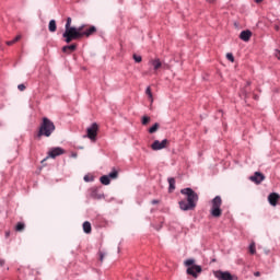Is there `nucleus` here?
Here are the masks:
<instances>
[{
  "instance_id": "obj_17",
  "label": "nucleus",
  "mask_w": 280,
  "mask_h": 280,
  "mask_svg": "<svg viewBox=\"0 0 280 280\" xmlns=\"http://www.w3.org/2000/svg\"><path fill=\"white\" fill-rule=\"evenodd\" d=\"M168 184H170V191H174V189H176V179H174V177L168 178Z\"/></svg>"
},
{
  "instance_id": "obj_24",
  "label": "nucleus",
  "mask_w": 280,
  "mask_h": 280,
  "mask_svg": "<svg viewBox=\"0 0 280 280\" xmlns=\"http://www.w3.org/2000/svg\"><path fill=\"white\" fill-rule=\"evenodd\" d=\"M21 39V35H18L14 39L7 42V45L11 46L14 45V43H19Z\"/></svg>"
},
{
  "instance_id": "obj_15",
  "label": "nucleus",
  "mask_w": 280,
  "mask_h": 280,
  "mask_svg": "<svg viewBox=\"0 0 280 280\" xmlns=\"http://www.w3.org/2000/svg\"><path fill=\"white\" fill-rule=\"evenodd\" d=\"M151 65L154 71H159V68L162 67L161 59L151 60Z\"/></svg>"
},
{
  "instance_id": "obj_6",
  "label": "nucleus",
  "mask_w": 280,
  "mask_h": 280,
  "mask_svg": "<svg viewBox=\"0 0 280 280\" xmlns=\"http://www.w3.org/2000/svg\"><path fill=\"white\" fill-rule=\"evenodd\" d=\"M100 131V126L97 122H93L88 129H86V136L90 141L95 143L97 141V132Z\"/></svg>"
},
{
  "instance_id": "obj_38",
  "label": "nucleus",
  "mask_w": 280,
  "mask_h": 280,
  "mask_svg": "<svg viewBox=\"0 0 280 280\" xmlns=\"http://www.w3.org/2000/svg\"><path fill=\"white\" fill-rule=\"evenodd\" d=\"M277 58L280 59V51L278 50V55H277Z\"/></svg>"
},
{
  "instance_id": "obj_23",
  "label": "nucleus",
  "mask_w": 280,
  "mask_h": 280,
  "mask_svg": "<svg viewBox=\"0 0 280 280\" xmlns=\"http://www.w3.org/2000/svg\"><path fill=\"white\" fill-rule=\"evenodd\" d=\"M108 178H117L119 176V172H117V170L113 168V172H110L108 175Z\"/></svg>"
},
{
  "instance_id": "obj_4",
  "label": "nucleus",
  "mask_w": 280,
  "mask_h": 280,
  "mask_svg": "<svg viewBox=\"0 0 280 280\" xmlns=\"http://www.w3.org/2000/svg\"><path fill=\"white\" fill-rule=\"evenodd\" d=\"M222 197L217 196L211 201L210 214L212 218H222Z\"/></svg>"
},
{
  "instance_id": "obj_2",
  "label": "nucleus",
  "mask_w": 280,
  "mask_h": 280,
  "mask_svg": "<svg viewBox=\"0 0 280 280\" xmlns=\"http://www.w3.org/2000/svg\"><path fill=\"white\" fill-rule=\"evenodd\" d=\"M54 132H56V125L54 124V121H51V119L44 117L39 125L37 139H40V137H51Z\"/></svg>"
},
{
  "instance_id": "obj_16",
  "label": "nucleus",
  "mask_w": 280,
  "mask_h": 280,
  "mask_svg": "<svg viewBox=\"0 0 280 280\" xmlns=\"http://www.w3.org/2000/svg\"><path fill=\"white\" fill-rule=\"evenodd\" d=\"M83 231L84 233H86L88 235L91 234L92 228H91V222L85 221L83 223Z\"/></svg>"
},
{
  "instance_id": "obj_22",
  "label": "nucleus",
  "mask_w": 280,
  "mask_h": 280,
  "mask_svg": "<svg viewBox=\"0 0 280 280\" xmlns=\"http://www.w3.org/2000/svg\"><path fill=\"white\" fill-rule=\"evenodd\" d=\"M161 125H159V122H155L150 129L149 132L150 135H154V132H156V130H159Z\"/></svg>"
},
{
  "instance_id": "obj_30",
  "label": "nucleus",
  "mask_w": 280,
  "mask_h": 280,
  "mask_svg": "<svg viewBox=\"0 0 280 280\" xmlns=\"http://www.w3.org/2000/svg\"><path fill=\"white\" fill-rule=\"evenodd\" d=\"M18 89L19 91H25V84H19Z\"/></svg>"
},
{
  "instance_id": "obj_3",
  "label": "nucleus",
  "mask_w": 280,
  "mask_h": 280,
  "mask_svg": "<svg viewBox=\"0 0 280 280\" xmlns=\"http://www.w3.org/2000/svg\"><path fill=\"white\" fill-rule=\"evenodd\" d=\"M84 30H86V25H81L78 28H68L62 34V37L65 38L66 43L78 40L82 38V32H84Z\"/></svg>"
},
{
  "instance_id": "obj_7",
  "label": "nucleus",
  "mask_w": 280,
  "mask_h": 280,
  "mask_svg": "<svg viewBox=\"0 0 280 280\" xmlns=\"http://www.w3.org/2000/svg\"><path fill=\"white\" fill-rule=\"evenodd\" d=\"M213 275L218 280H237V277L231 275V272L229 271L218 270V271H214Z\"/></svg>"
},
{
  "instance_id": "obj_8",
  "label": "nucleus",
  "mask_w": 280,
  "mask_h": 280,
  "mask_svg": "<svg viewBox=\"0 0 280 280\" xmlns=\"http://www.w3.org/2000/svg\"><path fill=\"white\" fill-rule=\"evenodd\" d=\"M167 145H170V140H167V139H164L162 141L155 140L151 144V149L154 150V152H156L159 150H165V148H167Z\"/></svg>"
},
{
  "instance_id": "obj_19",
  "label": "nucleus",
  "mask_w": 280,
  "mask_h": 280,
  "mask_svg": "<svg viewBox=\"0 0 280 280\" xmlns=\"http://www.w3.org/2000/svg\"><path fill=\"white\" fill-rule=\"evenodd\" d=\"M48 30H49V32H56V30H57L56 20H50Z\"/></svg>"
},
{
  "instance_id": "obj_29",
  "label": "nucleus",
  "mask_w": 280,
  "mask_h": 280,
  "mask_svg": "<svg viewBox=\"0 0 280 280\" xmlns=\"http://www.w3.org/2000/svg\"><path fill=\"white\" fill-rule=\"evenodd\" d=\"M133 60H135L136 62H141V60H143V59L141 58V56L133 55Z\"/></svg>"
},
{
  "instance_id": "obj_11",
  "label": "nucleus",
  "mask_w": 280,
  "mask_h": 280,
  "mask_svg": "<svg viewBox=\"0 0 280 280\" xmlns=\"http://www.w3.org/2000/svg\"><path fill=\"white\" fill-rule=\"evenodd\" d=\"M61 154H65V151L62 148L57 147V148H52L49 152H48V156H50V159H56V156H61Z\"/></svg>"
},
{
  "instance_id": "obj_28",
  "label": "nucleus",
  "mask_w": 280,
  "mask_h": 280,
  "mask_svg": "<svg viewBox=\"0 0 280 280\" xmlns=\"http://www.w3.org/2000/svg\"><path fill=\"white\" fill-rule=\"evenodd\" d=\"M226 58L230 60V62H235V57H233V54L228 52Z\"/></svg>"
},
{
  "instance_id": "obj_32",
  "label": "nucleus",
  "mask_w": 280,
  "mask_h": 280,
  "mask_svg": "<svg viewBox=\"0 0 280 280\" xmlns=\"http://www.w3.org/2000/svg\"><path fill=\"white\" fill-rule=\"evenodd\" d=\"M100 261H104V253H100Z\"/></svg>"
},
{
  "instance_id": "obj_37",
  "label": "nucleus",
  "mask_w": 280,
  "mask_h": 280,
  "mask_svg": "<svg viewBox=\"0 0 280 280\" xmlns=\"http://www.w3.org/2000/svg\"><path fill=\"white\" fill-rule=\"evenodd\" d=\"M256 1V3H261V1H264V0H255Z\"/></svg>"
},
{
  "instance_id": "obj_27",
  "label": "nucleus",
  "mask_w": 280,
  "mask_h": 280,
  "mask_svg": "<svg viewBox=\"0 0 280 280\" xmlns=\"http://www.w3.org/2000/svg\"><path fill=\"white\" fill-rule=\"evenodd\" d=\"M74 26H71V18L67 19V23H66V30H73Z\"/></svg>"
},
{
  "instance_id": "obj_26",
  "label": "nucleus",
  "mask_w": 280,
  "mask_h": 280,
  "mask_svg": "<svg viewBox=\"0 0 280 280\" xmlns=\"http://www.w3.org/2000/svg\"><path fill=\"white\" fill-rule=\"evenodd\" d=\"M249 253H250V255H255L257 253V249L255 247V243H252L249 245Z\"/></svg>"
},
{
  "instance_id": "obj_20",
  "label": "nucleus",
  "mask_w": 280,
  "mask_h": 280,
  "mask_svg": "<svg viewBox=\"0 0 280 280\" xmlns=\"http://www.w3.org/2000/svg\"><path fill=\"white\" fill-rule=\"evenodd\" d=\"M15 231H18L19 233H21L22 231H25V223L19 222L15 226Z\"/></svg>"
},
{
  "instance_id": "obj_39",
  "label": "nucleus",
  "mask_w": 280,
  "mask_h": 280,
  "mask_svg": "<svg viewBox=\"0 0 280 280\" xmlns=\"http://www.w3.org/2000/svg\"><path fill=\"white\" fill-rule=\"evenodd\" d=\"M72 156H74V158H75V156H78V154L73 153V154H72Z\"/></svg>"
},
{
  "instance_id": "obj_34",
  "label": "nucleus",
  "mask_w": 280,
  "mask_h": 280,
  "mask_svg": "<svg viewBox=\"0 0 280 280\" xmlns=\"http://www.w3.org/2000/svg\"><path fill=\"white\" fill-rule=\"evenodd\" d=\"M151 205H159V200H156V199L152 200Z\"/></svg>"
},
{
  "instance_id": "obj_18",
  "label": "nucleus",
  "mask_w": 280,
  "mask_h": 280,
  "mask_svg": "<svg viewBox=\"0 0 280 280\" xmlns=\"http://www.w3.org/2000/svg\"><path fill=\"white\" fill-rule=\"evenodd\" d=\"M102 185H110V177H108V175H103L101 178H100Z\"/></svg>"
},
{
  "instance_id": "obj_35",
  "label": "nucleus",
  "mask_w": 280,
  "mask_h": 280,
  "mask_svg": "<svg viewBox=\"0 0 280 280\" xmlns=\"http://www.w3.org/2000/svg\"><path fill=\"white\" fill-rule=\"evenodd\" d=\"M84 180H85V183H89V180H91V179L89 178V175H85V176H84Z\"/></svg>"
},
{
  "instance_id": "obj_25",
  "label": "nucleus",
  "mask_w": 280,
  "mask_h": 280,
  "mask_svg": "<svg viewBox=\"0 0 280 280\" xmlns=\"http://www.w3.org/2000/svg\"><path fill=\"white\" fill-rule=\"evenodd\" d=\"M141 124L142 126H148L150 124V116H143Z\"/></svg>"
},
{
  "instance_id": "obj_31",
  "label": "nucleus",
  "mask_w": 280,
  "mask_h": 280,
  "mask_svg": "<svg viewBox=\"0 0 280 280\" xmlns=\"http://www.w3.org/2000/svg\"><path fill=\"white\" fill-rule=\"evenodd\" d=\"M3 266H5V259L0 258V268H3Z\"/></svg>"
},
{
  "instance_id": "obj_41",
  "label": "nucleus",
  "mask_w": 280,
  "mask_h": 280,
  "mask_svg": "<svg viewBox=\"0 0 280 280\" xmlns=\"http://www.w3.org/2000/svg\"><path fill=\"white\" fill-rule=\"evenodd\" d=\"M92 198H95V195H92Z\"/></svg>"
},
{
  "instance_id": "obj_5",
  "label": "nucleus",
  "mask_w": 280,
  "mask_h": 280,
  "mask_svg": "<svg viewBox=\"0 0 280 280\" xmlns=\"http://www.w3.org/2000/svg\"><path fill=\"white\" fill-rule=\"evenodd\" d=\"M196 264L195 259H187L185 260V266H187V275H190L191 277H194V279H198V275H200V272H202V267H200L199 265H194Z\"/></svg>"
},
{
  "instance_id": "obj_1",
  "label": "nucleus",
  "mask_w": 280,
  "mask_h": 280,
  "mask_svg": "<svg viewBox=\"0 0 280 280\" xmlns=\"http://www.w3.org/2000/svg\"><path fill=\"white\" fill-rule=\"evenodd\" d=\"M183 196H186V200L179 201V208L182 211H194L198 205V195L191 188H184L180 190Z\"/></svg>"
},
{
  "instance_id": "obj_36",
  "label": "nucleus",
  "mask_w": 280,
  "mask_h": 280,
  "mask_svg": "<svg viewBox=\"0 0 280 280\" xmlns=\"http://www.w3.org/2000/svg\"><path fill=\"white\" fill-rule=\"evenodd\" d=\"M275 30H276L277 32H279L280 25H276V26H275Z\"/></svg>"
},
{
  "instance_id": "obj_14",
  "label": "nucleus",
  "mask_w": 280,
  "mask_h": 280,
  "mask_svg": "<svg viewBox=\"0 0 280 280\" xmlns=\"http://www.w3.org/2000/svg\"><path fill=\"white\" fill-rule=\"evenodd\" d=\"M250 36H253V33L250 31H243L240 34L241 40H244L245 43H248V40H250Z\"/></svg>"
},
{
  "instance_id": "obj_33",
  "label": "nucleus",
  "mask_w": 280,
  "mask_h": 280,
  "mask_svg": "<svg viewBox=\"0 0 280 280\" xmlns=\"http://www.w3.org/2000/svg\"><path fill=\"white\" fill-rule=\"evenodd\" d=\"M254 277H261V272L256 271V272L254 273Z\"/></svg>"
},
{
  "instance_id": "obj_12",
  "label": "nucleus",
  "mask_w": 280,
  "mask_h": 280,
  "mask_svg": "<svg viewBox=\"0 0 280 280\" xmlns=\"http://www.w3.org/2000/svg\"><path fill=\"white\" fill-rule=\"evenodd\" d=\"M279 199H280V196L277 192H271L268 196V201H269V205H271V207H277V202H279Z\"/></svg>"
},
{
  "instance_id": "obj_21",
  "label": "nucleus",
  "mask_w": 280,
  "mask_h": 280,
  "mask_svg": "<svg viewBox=\"0 0 280 280\" xmlns=\"http://www.w3.org/2000/svg\"><path fill=\"white\" fill-rule=\"evenodd\" d=\"M145 94L148 95L149 100L152 102H154V97L152 96V89L150 86L147 88L145 90Z\"/></svg>"
},
{
  "instance_id": "obj_40",
  "label": "nucleus",
  "mask_w": 280,
  "mask_h": 280,
  "mask_svg": "<svg viewBox=\"0 0 280 280\" xmlns=\"http://www.w3.org/2000/svg\"><path fill=\"white\" fill-rule=\"evenodd\" d=\"M3 126V124L0 121V127Z\"/></svg>"
},
{
  "instance_id": "obj_13",
  "label": "nucleus",
  "mask_w": 280,
  "mask_h": 280,
  "mask_svg": "<svg viewBox=\"0 0 280 280\" xmlns=\"http://www.w3.org/2000/svg\"><path fill=\"white\" fill-rule=\"evenodd\" d=\"M77 49H78V45H75V44L62 47L63 54H68V55L73 54V51H75Z\"/></svg>"
},
{
  "instance_id": "obj_10",
  "label": "nucleus",
  "mask_w": 280,
  "mask_h": 280,
  "mask_svg": "<svg viewBox=\"0 0 280 280\" xmlns=\"http://www.w3.org/2000/svg\"><path fill=\"white\" fill-rule=\"evenodd\" d=\"M252 183L260 185L262 180H266V176L262 173L256 172L253 176L249 177Z\"/></svg>"
},
{
  "instance_id": "obj_9",
  "label": "nucleus",
  "mask_w": 280,
  "mask_h": 280,
  "mask_svg": "<svg viewBox=\"0 0 280 280\" xmlns=\"http://www.w3.org/2000/svg\"><path fill=\"white\" fill-rule=\"evenodd\" d=\"M85 25H86L85 28L81 31V38L84 36L89 38V36H93V34L97 32V27L89 26V24H85Z\"/></svg>"
}]
</instances>
